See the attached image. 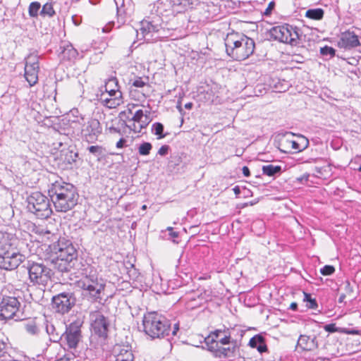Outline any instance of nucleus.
<instances>
[{
    "label": "nucleus",
    "instance_id": "f257e3e1",
    "mask_svg": "<svg viewBox=\"0 0 361 361\" xmlns=\"http://www.w3.org/2000/svg\"><path fill=\"white\" fill-rule=\"evenodd\" d=\"M206 349L219 359L235 357L239 354L240 346L238 341L231 338L230 329L225 326L222 329L210 331L204 338Z\"/></svg>",
    "mask_w": 361,
    "mask_h": 361
},
{
    "label": "nucleus",
    "instance_id": "f03ea898",
    "mask_svg": "<svg viewBox=\"0 0 361 361\" xmlns=\"http://www.w3.org/2000/svg\"><path fill=\"white\" fill-rule=\"evenodd\" d=\"M48 194L58 212L71 210L78 203V194L75 187L61 178L51 183Z\"/></svg>",
    "mask_w": 361,
    "mask_h": 361
},
{
    "label": "nucleus",
    "instance_id": "7ed1b4c3",
    "mask_svg": "<svg viewBox=\"0 0 361 361\" xmlns=\"http://www.w3.org/2000/svg\"><path fill=\"white\" fill-rule=\"evenodd\" d=\"M227 54L236 61H243L254 53L255 41L242 32L232 31L224 39Z\"/></svg>",
    "mask_w": 361,
    "mask_h": 361
},
{
    "label": "nucleus",
    "instance_id": "20e7f679",
    "mask_svg": "<svg viewBox=\"0 0 361 361\" xmlns=\"http://www.w3.org/2000/svg\"><path fill=\"white\" fill-rule=\"evenodd\" d=\"M49 249L52 261L59 264V269L61 271H69L73 266L71 264L78 257V252L71 241L64 238H59L57 242L50 245Z\"/></svg>",
    "mask_w": 361,
    "mask_h": 361
},
{
    "label": "nucleus",
    "instance_id": "39448f33",
    "mask_svg": "<svg viewBox=\"0 0 361 361\" xmlns=\"http://www.w3.org/2000/svg\"><path fill=\"white\" fill-rule=\"evenodd\" d=\"M145 333L152 338H161L169 335L170 321L156 312L146 313L142 319Z\"/></svg>",
    "mask_w": 361,
    "mask_h": 361
},
{
    "label": "nucleus",
    "instance_id": "423d86ee",
    "mask_svg": "<svg viewBox=\"0 0 361 361\" xmlns=\"http://www.w3.org/2000/svg\"><path fill=\"white\" fill-rule=\"evenodd\" d=\"M78 286L83 291V295L91 302H101L104 297V283L99 279L95 271L90 272L78 281Z\"/></svg>",
    "mask_w": 361,
    "mask_h": 361
},
{
    "label": "nucleus",
    "instance_id": "0eeeda50",
    "mask_svg": "<svg viewBox=\"0 0 361 361\" xmlns=\"http://www.w3.org/2000/svg\"><path fill=\"white\" fill-rule=\"evenodd\" d=\"M27 203L28 212L39 219H47L52 214L49 199L40 192H35L29 195Z\"/></svg>",
    "mask_w": 361,
    "mask_h": 361
},
{
    "label": "nucleus",
    "instance_id": "6e6552de",
    "mask_svg": "<svg viewBox=\"0 0 361 361\" xmlns=\"http://www.w3.org/2000/svg\"><path fill=\"white\" fill-rule=\"evenodd\" d=\"M270 37L279 42L296 46L299 42L298 28L289 24H283L271 27Z\"/></svg>",
    "mask_w": 361,
    "mask_h": 361
},
{
    "label": "nucleus",
    "instance_id": "1a4fd4ad",
    "mask_svg": "<svg viewBox=\"0 0 361 361\" xmlns=\"http://www.w3.org/2000/svg\"><path fill=\"white\" fill-rule=\"evenodd\" d=\"M29 280L33 285L45 287L51 281L52 271L42 263L28 262Z\"/></svg>",
    "mask_w": 361,
    "mask_h": 361
},
{
    "label": "nucleus",
    "instance_id": "9d476101",
    "mask_svg": "<svg viewBox=\"0 0 361 361\" xmlns=\"http://www.w3.org/2000/svg\"><path fill=\"white\" fill-rule=\"evenodd\" d=\"M20 303L15 297H4L0 302V319L16 321L22 320V315L19 313Z\"/></svg>",
    "mask_w": 361,
    "mask_h": 361
},
{
    "label": "nucleus",
    "instance_id": "9b49d317",
    "mask_svg": "<svg viewBox=\"0 0 361 361\" xmlns=\"http://www.w3.org/2000/svg\"><path fill=\"white\" fill-rule=\"evenodd\" d=\"M25 260V256L19 250H0V269L14 270Z\"/></svg>",
    "mask_w": 361,
    "mask_h": 361
},
{
    "label": "nucleus",
    "instance_id": "f8f14e48",
    "mask_svg": "<svg viewBox=\"0 0 361 361\" xmlns=\"http://www.w3.org/2000/svg\"><path fill=\"white\" fill-rule=\"evenodd\" d=\"M39 71L38 56L31 54L25 59V78L30 87L38 82V73Z\"/></svg>",
    "mask_w": 361,
    "mask_h": 361
},
{
    "label": "nucleus",
    "instance_id": "ddd939ff",
    "mask_svg": "<svg viewBox=\"0 0 361 361\" xmlns=\"http://www.w3.org/2000/svg\"><path fill=\"white\" fill-rule=\"evenodd\" d=\"M90 317L92 331L99 337L106 338L109 326L108 319L99 311L91 312Z\"/></svg>",
    "mask_w": 361,
    "mask_h": 361
},
{
    "label": "nucleus",
    "instance_id": "4468645a",
    "mask_svg": "<svg viewBox=\"0 0 361 361\" xmlns=\"http://www.w3.org/2000/svg\"><path fill=\"white\" fill-rule=\"evenodd\" d=\"M75 303L73 293L69 292L61 293L52 298V305L56 311L61 314L67 313Z\"/></svg>",
    "mask_w": 361,
    "mask_h": 361
},
{
    "label": "nucleus",
    "instance_id": "2eb2a0df",
    "mask_svg": "<svg viewBox=\"0 0 361 361\" xmlns=\"http://www.w3.org/2000/svg\"><path fill=\"white\" fill-rule=\"evenodd\" d=\"M82 323L80 321H75L71 322L64 333L67 345L70 348H75L78 344L81 336V327Z\"/></svg>",
    "mask_w": 361,
    "mask_h": 361
},
{
    "label": "nucleus",
    "instance_id": "dca6fc26",
    "mask_svg": "<svg viewBox=\"0 0 361 361\" xmlns=\"http://www.w3.org/2000/svg\"><path fill=\"white\" fill-rule=\"evenodd\" d=\"M130 121L133 123L128 126L130 130L135 133H140L142 129L145 128L151 122L149 112L146 111L144 113L142 109H138L135 112Z\"/></svg>",
    "mask_w": 361,
    "mask_h": 361
},
{
    "label": "nucleus",
    "instance_id": "f3484780",
    "mask_svg": "<svg viewBox=\"0 0 361 361\" xmlns=\"http://www.w3.org/2000/svg\"><path fill=\"white\" fill-rule=\"evenodd\" d=\"M102 130L99 121L97 119H90L84 125L82 133L88 142H93L97 140Z\"/></svg>",
    "mask_w": 361,
    "mask_h": 361
},
{
    "label": "nucleus",
    "instance_id": "a211bd4d",
    "mask_svg": "<svg viewBox=\"0 0 361 361\" xmlns=\"http://www.w3.org/2000/svg\"><path fill=\"white\" fill-rule=\"evenodd\" d=\"M318 347L317 337L315 335H300L296 345V349H300V352L313 351Z\"/></svg>",
    "mask_w": 361,
    "mask_h": 361
},
{
    "label": "nucleus",
    "instance_id": "6ab92c4d",
    "mask_svg": "<svg viewBox=\"0 0 361 361\" xmlns=\"http://www.w3.org/2000/svg\"><path fill=\"white\" fill-rule=\"evenodd\" d=\"M161 28V25L155 23L154 20H143L141 23V27L140 28V34L142 35L145 40L147 42H151L158 37H154V34L159 32Z\"/></svg>",
    "mask_w": 361,
    "mask_h": 361
},
{
    "label": "nucleus",
    "instance_id": "aec40b11",
    "mask_svg": "<svg viewBox=\"0 0 361 361\" xmlns=\"http://www.w3.org/2000/svg\"><path fill=\"white\" fill-rule=\"evenodd\" d=\"M358 36L350 30L341 33L338 45L341 48L350 49L360 46Z\"/></svg>",
    "mask_w": 361,
    "mask_h": 361
},
{
    "label": "nucleus",
    "instance_id": "412c9836",
    "mask_svg": "<svg viewBox=\"0 0 361 361\" xmlns=\"http://www.w3.org/2000/svg\"><path fill=\"white\" fill-rule=\"evenodd\" d=\"M104 92L108 94L109 96L112 97L110 99L105 97L104 99H101V104L107 108L114 109L123 103L122 92L120 90H104Z\"/></svg>",
    "mask_w": 361,
    "mask_h": 361
},
{
    "label": "nucleus",
    "instance_id": "4be33fe9",
    "mask_svg": "<svg viewBox=\"0 0 361 361\" xmlns=\"http://www.w3.org/2000/svg\"><path fill=\"white\" fill-rule=\"evenodd\" d=\"M19 240L13 234L6 232H0V250H18Z\"/></svg>",
    "mask_w": 361,
    "mask_h": 361
},
{
    "label": "nucleus",
    "instance_id": "5701e85b",
    "mask_svg": "<svg viewBox=\"0 0 361 361\" xmlns=\"http://www.w3.org/2000/svg\"><path fill=\"white\" fill-rule=\"evenodd\" d=\"M60 49L59 56L62 60L73 61L78 57V52L71 44L63 43Z\"/></svg>",
    "mask_w": 361,
    "mask_h": 361
},
{
    "label": "nucleus",
    "instance_id": "b1692460",
    "mask_svg": "<svg viewBox=\"0 0 361 361\" xmlns=\"http://www.w3.org/2000/svg\"><path fill=\"white\" fill-rule=\"evenodd\" d=\"M30 228L32 233L41 235L43 238L49 240L51 237L54 236V234L44 226H37L35 224H32L30 226Z\"/></svg>",
    "mask_w": 361,
    "mask_h": 361
},
{
    "label": "nucleus",
    "instance_id": "393cba45",
    "mask_svg": "<svg viewBox=\"0 0 361 361\" xmlns=\"http://www.w3.org/2000/svg\"><path fill=\"white\" fill-rule=\"evenodd\" d=\"M290 144L293 149L300 152L308 147L309 140L305 137L300 135L298 136V140H291Z\"/></svg>",
    "mask_w": 361,
    "mask_h": 361
},
{
    "label": "nucleus",
    "instance_id": "a878e982",
    "mask_svg": "<svg viewBox=\"0 0 361 361\" xmlns=\"http://www.w3.org/2000/svg\"><path fill=\"white\" fill-rule=\"evenodd\" d=\"M26 332L32 336H37L40 332L39 324L35 320H28L24 324Z\"/></svg>",
    "mask_w": 361,
    "mask_h": 361
},
{
    "label": "nucleus",
    "instance_id": "bb28decb",
    "mask_svg": "<svg viewBox=\"0 0 361 361\" xmlns=\"http://www.w3.org/2000/svg\"><path fill=\"white\" fill-rule=\"evenodd\" d=\"M290 85V83L285 80L276 79L273 80L271 87L276 92H284L288 90Z\"/></svg>",
    "mask_w": 361,
    "mask_h": 361
},
{
    "label": "nucleus",
    "instance_id": "cd10ccee",
    "mask_svg": "<svg viewBox=\"0 0 361 361\" xmlns=\"http://www.w3.org/2000/svg\"><path fill=\"white\" fill-rule=\"evenodd\" d=\"M324 13L322 8L309 9L306 11L305 17L312 20H321L324 17Z\"/></svg>",
    "mask_w": 361,
    "mask_h": 361
},
{
    "label": "nucleus",
    "instance_id": "c85d7f7f",
    "mask_svg": "<svg viewBox=\"0 0 361 361\" xmlns=\"http://www.w3.org/2000/svg\"><path fill=\"white\" fill-rule=\"evenodd\" d=\"M262 172L263 174L268 176H274L276 174L280 173L281 172V166H274L271 164L263 166Z\"/></svg>",
    "mask_w": 361,
    "mask_h": 361
},
{
    "label": "nucleus",
    "instance_id": "c756f323",
    "mask_svg": "<svg viewBox=\"0 0 361 361\" xmlns=\"http://www.w3.org/2000/svg\"><path fill=\"white\" fill-rule=\"evenodd\" d=\"M42 9V6L39 2L34 1L32 2L28 7V13L29 16L32 18H36L38 15H40V11Z\"/></svg>",
    "mask_w": 361,
    "mask_h": 361
},
{
    "label": "nucleus",
    "instance_id": "7c9ffc66",
    "mask_svg": "<svg viewBox=\"0 0 361 361\" xmlns=\"http://www.w3.org/2000/svg\"><path fill=\"white\" fill-rule=\"evenodd\" d=\"M55 11L53 8V5L51 3L45 4L40 11V16L42 17L51 18L55 15Z\"/></svg>",
    "mask_w": 361,
    "mask_h": 361
},
{
    "label": "nucleus",
    "instance_id": "2f4dec72",
    "mask_svg": "<svg viewBox=\"0 0 361 361\" xmlns=\"http://www.w3.org/2000/svg\"><path fill=\"white\" fill-rule=\"evenodd\" d=\"M104 90H114V89H116V90H120V86L118 85V79L114 76L109 78V79H107L105 81V85H104Z\"/></svg>",
    "mask_w": 361,
    "mask_h": 361
},
{
    "label": "nucleus",
    "instance_id": "473e14b6",
    "mask_svg": "<svg viewBox=\"0 0 361 361\" xmlns=\"http://www.w3.org/2000/svg\"><path fill=\"white\" fill-rule=\"evenodd\" d=\"M304 298L303 301L307 302V307L312 310H316L318 307V304L314 298H312L311 294L303 292Z\"/></svg>",
    "mask_w": 361,
    "mask_h": 361
},
{
    "label": "nucleus",
    "instance_id": "72a5a7b5",
    "mask_svg": "<svg viewBox=\"0 0 361 361\" xmlns=\"http://www.w3.org/2000/svg\"><path fill=\"white\" fill-rule=\"evenodd\" d=\"M152 132L158 136V139H162L166 137V134H164V126L162 123L157 122L154 123L152 126Z\"/></svg>",
    "mask_w": 361,
    "mask_h": 361
},
{
    "label": "nucleus",
    "instance_id": "f704fd0d",
    "mask_svg": "<svg viewBox=\"0 0 361 361\" xmlns=\"http://www.w3.org/2000/svg\"><path fill=\"white\" fill-rule=\"evenodd\" d=\"M152 149V145L151 143L147 142H144L140 145L138 147V153L141 156H147L149 154L151 149Z\"/></svg>",
    "mask_w": 361,
    "mask_h": 361
},
{
    "label": "nucleus",
    "instance_id": "c9c22d12",
    "mask_svg": "<svg viewBox=\"0 0 361 361\" xmlns=\"http://www.w3.org/2000/svg\"><path fill=\"white\" fill-rule=\"evenodd\" d=\"M55 327L52 324L46 325V331L51 336L50 340L53 342H56L61 337L57 333H55Z\"/></svg>",
    "mask_w": 361,
    "mask_h": 361
},
{
    "label": "nucleus",
    "instance_id": "e433bc0d",
    "mask_svg": "<svg viewBox=\"0 0 361 361\" xmlns=\"http://www.w3.org/2000/svg\"><path fill=\"white\" fill-rule=\"evenodd\" d=\"M87 150L90 152V153L92 154L94 156L98 158L104 153L103 147L99 145L90 146L87 148Z\"/></svg>",
    "mask_w": 361,
    "mask_h": 361
},
{
    "label": "nucleus",
    "instance_id": "4c0bfd02",
    "mask_svg": "<svg viewBox=\"0 0 361 361\" xmlns=\"http://www.w3.org/2000/svg\"><path fill=\"white\" fill-rule=\"evenodd\" d=\"M263 341V336L261 335H256L251 338V339L249 341V345L251 348H256L257 345L262 343Z\"/></svg>",
    "mask_w": 361,
    "mask_h": 361
},
{
    "label": "nucleus",
    "instance_id": "58836bf2",
    "mask_svg": "<svg viewBox=\"0 0 361 361\" xmlns=\"http://www.w3.org/2000/svg\"><path fill=\"white\" fill-rule=\"evenodd\" d=\"M118 357L126 359L127 361H133V354L130 350L123 349Z\"/></svg>",
    "mask_w": 361,
    "mask_h": 361
},
{
    "label": "nucleus",
    "instance_id": "ea45409f",
    "mask_svg": "<svg viewBox=\"0 0 361 361\" xmlns=\"http://www.w3.org/2000/svg\"><path fill=\"white\" fill-rule=\"evenodd\" d=\"M335 53L336 50L331 47L325 46L320 49V54L323 56L329 55L331 57H333L335 56Z\"/></svg>",
    "mask_w": 361,
    "mask_h": 361
},
{
    "label": "nucleus",
    "instance_id": "a19ab883",
    "mask_svg": "<svg viewBox=\"0 0 361 361\" xmlns=\"http://www.w3.org/2000/svg\"><path fill=\"white\" fill-rule=\"evenodd\" d=\"M335 271V268L331 265H325L320 269V273L324 276H330Z\"/></svg>",
    "mask_w": 361,
    "mask_h": 361
},
{
    "label": "nucleus",
    "instance_id": "79ce46f5",
    "mask_svg": "<svg viewBox=\"0 0 361 361\" xmlns=\"http://www.w3.org/2000/svg\"><path fill=\"white\" fill-rule=\"evenodd\" d=\"M324 329L329 333H341L342 328L337 327L335 324H329L324 326Z\"/></svg>",
    "mask_w": 361,
    "mask_h": 361
},
{
    "label": "nucleus",
    "instance_id": "37998d69",
    "mask_svg": "<svg viewBox=\"0 0 361 361\" xmlns=\"http://www.w3.org/2000/svg\"><path fill=\"white\" fill-rule=\"evenodd\" d=\"M172 6H187L192 4V0H169Z\"/></svg>",
    "mask_w": 361,
    "mask_h": 361
},
{
    "label": "nucleus",
    "instance_id": "c03bdc74",
    "mask_svg": "<svg viewBox=\"0 0 361 361\" xmlns=\"http://www.w3.org/2000/svg\"><path fill=\"white\" fill-rule=\"evenodd\" d=\"M170 147L169 145H162L158 150L157 154L160 156H166L169 151Z\"/></svg>",
    "mask_w": 361,
    "mask_h": 361
},
{
    "label": "nucleus",
    "instance_id": "a18cd8bd",
    "mask_svg": "<svg viewBox=\"0 0 361 361\" xmlns=\"http://www.w3.org/2000/svg\"><path fill=\"white\" fill-rule=\"evenodd\" d=\"M145 85H146V82L145 80H143L142 78H136L133 82V85L136 87H142Z\"/></svg>",
    "mask_w": 361,
    "mask_h": 361
},
{
    "label": "nucleus",
    "instance_id": "49530a36",
    "mask_svg": "<svg viewBox=\"0 0 361 361\" xmlns=\"http://www.w3.org/2000/svg\"><path fill=\"white\" fill-rule=\"evenodd\" d=\"M344 289L345 292V295H351L353 293V288L351 286L349 281H346L344 283Z\"/></svg>",
    "mask_w": 361,
    "mask_h": 361
},
{
    "label": "nucleus",
    "instance_id": "de8ad7c7",
    "mask_svg": "<svg viewBox=\"0 0 361 361\" xmlns=\"http://www.w3.org/2000/svg\"><path fill=\"white\" fill-rule=\"evenodd\" d=\"M341 333L349 335H359L360 331L357 329H348L346 328H342Z\"/></svg>",
    "mask_w": 361,
    "mask_h": 361
},
{
    "label": "nucleus",
    "instance_id": "09e8293b",
    "mask_svg": "<svg viewBox=\"0 0 361 361\" xmlns=\"http://www.w3.org/2000/svg\"><path fill=\"white\" fill-rule=\"evenodd\" d=\"M7 344L0 339V357H4L6 354Z\"/></svg>",
    "mask_w": 361,
    "mask_h": 361
},
{
    "label": "nucleus",
    "instance_id": "8fccbe9b",
    "mask_svg": "<svg viewBox=\"0 0 361 361\" xmlns=\"http://www.w3.org/2000/svg\"><path fill=\"white\" fill-rule=\"evenodd\" d=\"M257 349V350L260 353H264V352H267V345L264 342V338H263V341L262 343H260L257 347L256 348Z\"/></svg>",
    "mask_w": 361,
    "mask_h": 361
},
{
    "label": "nucleus",
    "instance_id": "3c124183",
    "mask_svg": "<svg viewBox=\"0 0 361 361\" xmlns=\"http://www.w3.org/2000/svg\"><path fill=\"white\" fill-rule=\"evenodd\" d=\"M275 6V3L274 1H271L267 8H266L265 11L264 12V15L268 16L271 13V11L274 9Z\"/></svg>",
    "mask_w": 361,
    "mask_h": 361
},
{
    "label": "nucleus",
    "instance_id": "603ef678",
    "mask_svg": "<svg viewBox=\"0 0 361 361\" xmlns=\"http://www.w3.org/2000/svg\"><path fill=\"white\" fill-rule=\"evenodd\" d=\"M167 231H169V235L171 238H175L178 237V233L174 231L172 227H168Z\"/></svg>",
    "mask_w": 361,
    "mask_h": 361
},
{
    "label": "nucleus",
    "instance_id": "864d4df0",
    "mask_svg": "<svg viewBox=\"0 0 361 361\" xmlns=\"http://www.w3.org/2000/svg\"><path fill=\"white\" fill-rule=\"evenodd\" d=\"M101 94H97V99L98 101L101 103V99H104L105 98H107L108 99H110L111 98H112L111 97L109 96L108 94L106 93H104L102 90H101Z\"/></svg>",
    "mask_w": 361,
    "mask_h": 361
},
{
    "label": "nucleus",
    "instance_id": "5fc2aeb1",
    "mask_svg": "<svg viewBox=\"0 0 361 361\" xmlns=\"http://www.w3.org/2000/svg\"><path fill=\"white\" fill-rule=\"evenodd\" d=\"M77 157H78V154L77 153H74L73 154V152H71V158L70 159H66V161L69 164H71L72 162H75V161Z\"/></svg>",
    "mask_w": 361,
    "mask_h": 361
},
{
    "label": "nucleus",
    "instance_id": "6e6d98bb",
    "mask_svg": "<svg viewBox=\"0 0 361 361\" xmlns=\"http://www.w3.org/2000/svg\"><path fill=\"white\" fill-rule=\"evenodd\" d=\"M126 140L124 138H121L116 143L117 148H123L124 147Z\"/></svg>",
    "mask_w": 361,
    "mask_h": 361
},
{
    "label": "nucleus",
    "instance_id": "4d7b16f0",
    "mask_svg": "<svg viewBox=\"0 0 361 361\" xmlns=\"http://www.w3.org/2000/svg\"><path fill=\"white\" fill-rule=\"evenodd\" d=\"M137 106V104H128L127 105V111H128V113L130 114H133V110Z\"/></svg>",
    "mask_w": 361,
    "mask_h": 361
},
{
    "label": "nucleus",
    "instance_id": "13d9d810",
    "mask_svg": "<svg viewBox=\"0 0 361 361\" xmlns=\"http://www.w3.org/2000/svg\"><path fill=\"white\" fill-rule=\"evenodd\" d=\"M243 173L245 177H248L250 175V169L247 166H243L242 169Z\"/></svg>",
    "mask_w": 361,
    "mask_h": 361
},
{
    "label": "nucleus",
    "instance_id": "bf43d9fd",
    "mask_svg": "<svg viewBox=\"0 0 361 361\" xmlns=\"http://www.w3.org/2000/svg\"><path fill=\"white\" fill-rule=\"evenodd\" d=\"M179 330V324L178 323H176L173 325V329H172V334L175 336L177 333V331Z\"/></svg>",
    "mask_w": 361,
    "mask_h": 361
},
{
    "label": "nucleus",
    "instance_id": "052dcab7",
    "mask_svg": "<svg viewBox=\"0 0 361 361\" xmlns=\"http://www.w3.org/2000/svg\"><path fill=\"white\" fill-rule=\"evenodd\" d=\"M233 190L236 196H238L240 194V188L238 185L235 186L233 188Z\"/></svg>",
    "mask_w": 361,
    "mask_h": 361
},
{
    "label": "nucleus",
    "instance_id": "680f3d73",
    "mask_svg": "<svg viewBox=\"0 0 361 361\" xmlns=\"http://www.w3.org/2000/svg\"><path fill=\"white\" fill-rule=\"evenodd\" d=\"M109 130L111 133H120V130L115 127H110Z\"/></svg>",
    "mask_w": 361,
    "mask_h": 361
},
{
    "label": "nucleus",
    "instance_id": "e2e57ef3",
    "mask_svg": "<svg viewBox=\"0 0 361 361\" xmlns=\"http://www.w3.org/2000/svg\"><path fill=\"white\" fill-rule=\"evenodd\" d=\"M290 309L293 311H296L298 309V304L296 302H292L290 305Z\"/></svg>",
    "mask_w": 361,
    "mask_h": 361
},
{
    "label": "nucleus",
    "instance_id": "0e129e2a",
    "mask_svg": "<svg viewBox=\"0 0 361 361\" xmlns=\"http://www.w3.org/2000/svg\"><path fill=\"white\" fill-rule=\"evenodd\" d=\"M345 296H346V295L345 293L341 294L339 296L338 302H343L344 301L345 298Z\"/></svg>",
    "mask_w": 361,
    "mask_h": 361
},
{
    "label": "nucleus",
    "instance_id": "69168bd1",
    "mask_svg": "<svg viewBox=\"0 0 361 361\" xmlns=\"http://www.w3.org/2000/svg\"><path fill=\"white\" fill-rule=\"evenodd\" d=\"M193 106V104L192 102H188L185 104V108L187 109H191Z\"/></svg>",
    "mask_w": 361,
    "mask_h": 361
},
{
    "label": "nucleus",
    "instance_id": "338daca9",
    "mask_svg": "<svg viewBox=\"0 0 361 361\" xmlns=\"http://www.w3.org/2000/svg\"><path fill=\"white\" fill-rule=\"evenodd\" d=\"M56 361H70V358L67 356H63L58 359Z\"/></svg>",
    "mask_w": 361,
    "mask_h": 361
},
{
    "label": "nucleus",
    "instance_id": "774afa93",
    "mask_svg": "<svg viewBox=\"0 0 361 361\" xmlns=\"http://www.w3.org/2000/svg\"><path fill=\"white\" fill-rule=\"evenodd\" d=\"M177 109H178V111H179L181 114H183V108H182L181 104H180V103H178V105H177Z\"/></svg>",
    "mask_w": 361,
    "mask_h": 361
}]
</instances>
